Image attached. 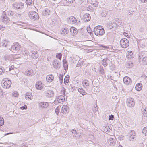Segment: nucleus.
Wrapping results in <instances>:
<instances>
[{"instance_id": "nucleus-1", "label": "nucleus", "mask_w": 147, "mask_h": 147, "mask_svg": "<svg viewBox=\"0 0 147 147\" xmlns=\"http://www.w3.org/2000/svg\"><path fill=\"white\" fill-rule=\"evenodd\" d=\"M94 34L98 36H101L105 34V30L102 26H97L94 29Z\"/></svg>"}, {"instance_id": "nucleus-2", "label": "nucleus", "mask_w": 147, "mask_h": 147, "mask_svg": "<svg viewBox=\"0 0 147 147\" xmlns=\"http://www.w3.org/2000/svg\"><path fill=\"white\" fill-rule=\"evenodd\" d=\"M138 59L140 63L144 65H147V56L144 54V53L142 52L138 55Z\"/></svg>"}, {"instance_id": "nucleus-3", "label": "nucleus", "mask_w": 147, "mask_h": 147, "mask_svg": "<svg viewBox=\"0 0 147 147\" xmlns=\"http://www.w3.org/2000/svg\"><path fill=\"white\" fill-rule=\"evenodd\" d=\"M120 44L122 48H125L129 46V41L127 39L123 38L120 40Z\"/></svg>"}, {"instance_id": "nucleus-4", "label": "nucleus", "mask_w": 147, "mask_h": 147, "mask_svg": "<svg viewBox=\"0 0 147 147\" xmlns=\"http://www.w3.org/2000/svg\"><path fill=\"white\" fill-rule=\"evenodd\" d=\"M29 16L30 18L33 20H37L38 19V14L34 11H31L29 12Z\"/></svg>"}, {"instance_id": "nucleus-5", "label": "nucleus", "mask_w": 147, "mask_h": 147, "mask_svg": "<svg viewBox=\"0 0 147 147\" xmlns=\"http://www.w3.org/2000/svg\"><path fill=\"white\" fill-rule=\"evenodd\" d=\"M3 82L2 84V86L5 88H9L11 86V82L9 80L7 79H5Z\"/></svg>"}, {"instance_id": "nucleus-6", "label": "nucleus", "mask_w": 147, "mask_h": 147, "mask_svg": "<svg viewBox=\"0 0 147 147\" xmlns=\"http://www.w3.org/2000/svg\"><path fill=\"white\" fill-rule=\"evenodd\" d=\"M107 26L108 29L111 30H115L117 27V25L115 24H113L111 22H109L107 24Z\"/></svg>"}, {"instance_id": "nucleus-7", "label": "nucleus", "mask_w": 147, "mask_h": 147, "mask_svg": "<svg viewBox=\"0 0 147 147\" xmlns=\"http://www.w3.org/2000/svg\"><path fill=\"white\" fill-rule=\"evenodd\" d=\"M45 95L47 98H51L53 97L54 95V91L50 89L47 90L45 92Z\"/></svg>"}, {"instance_id": "nucleus-8", "label": "nucleus", "mask_w": 147, "mask_h": 147, "mask_svg": "<svg viewBox=\"0 0 147 147\" xmlns=\"http://www.w3.org/2000/svg\"><path fill=\"white\" fill-rule=\"evenodd\" d=\"M1 20L4 23H7L10 21V20L6 16V13L4 11L1 17Z\"/></svg>"}, {"instance_id": "nucleus-9", "label": "nucleus", "mask_w": 147, "mask_h": 147, "mask_svg": "<svg viewBox=\"0 0 147 147\" xmlns=\"http://www.w3.org/2000/svg\"><path fill=\"white\" fill-rule=\"evenodd\" d=\"M126 103L128 106L129 107H132L135 105V102L133 98H127Z\"/></svg>"}, {"instance_id": "nucleus-10", "label": "nucleus", "mask_w": 147, "mask_h": 147, "mask_svg": "<svg viewBox=\"0 0 147 147\" xmlns=\"http://www.w3.org/2000/svg\"><path fill=\"white\" fill-rule=\"evenodd\" d=\"M15 9H22L24 7V3L22 2L15 3L13 4Z\"/></svg>"}, {"instance_id": "nucleus-11", "label": "nucleus", "mask_w": 147, "mask_h": 147, "mask_svg": "<svg viewBox=\"0 0 147 147\" xmlns=\"http://www.w3.org/2000/svg\"><path fill=\"white\" fill-rule=\"evenodd\" d=\"M20 48V46L18 42H16L13 44V45L11 46V48L9 49L11 51H13V50L18 51L19 50Z\"/></svg>"}, {"instance_id": "nucleus-12", "label": "nucleus", "mask_w": 147, "mask_h": 147, "mask_svg": "<svg viewBox=\"0 0 147 147\" xmlns=\"http://www.w3.org/2000/svg\"><path fill=\"white\" fill-rule=\"evenodd\" d=\"M69 23L72 24H75L76 25L78 24L77 19L74 17L71 16L68 20Z\"/></svg>"}, {"instance_id": "nucleus-13", "label": "nucleus", "mask_w": 147, "mask_h": 147, "mask_svg": "<svg viewBox=\"0 0 147 147\" xmlns=\"http://www.w3.org/2000/svg\"><path fill=\"white\" fill-rule=\"evenodd\" d=\"M123 81L124 83L127 85H130L132 82L131 79L127 76L124 77L123 79Z\"/></svg>"}, {"instance_id": "nucleus-14", "label": "nucleus", "mask_w": 147, "mask_h": 147, "mask_svg": "<svg viewBox=\"0 0 147 147\" xmlns=\"http://www.w3.org/2000/svg\"><path fill=\"white\" fill-rule=\"evenodd\" d=\"M53 65L54 68L56 69H59L61 66V65L59 63V61L56 59L53 61Z\"/></svg>"}, {"instance_id": "nucleus-15", "label": "nucleus", "mask_w": 147, "mask_h": 147, "mask_svg": "<svg viewBox=\"0 0 147 147\" xmlns=\"http://www.w3.org/2000/svg\"><path fill=\"white\" fill-rule=\"evenodd\" d=\"M82 19L84 22H87L90 20L91 16L90 14L86 13L83 15Z\"/></svg>"}, {"instance_id": "nucleus-16", "label": "nucleus", "mask_w": 147, "mask_h": 147, "mask_svg": "<svg viewBox=\"0 0 147 147\" xmlns=\"http://www.w3.org/2000/svg\"><path fill=\"white\" fill-rule=\"evenodd\" d=\"M38 104L39 107L42 109L46 108L49 106L48 103L46 102H39Z\"/></svg>"}, {"instance_id": "nucleus-17", "label": "nucleus", "mask_w": 147, "mask_h": 147, "mask_svg": "<svg viewBox=\"0 0 147 147\" xmlns=\"http://www.w3.org/2000/svg\"><path fill=\"white\" fill-rule=\"evenodd\" d=\"M30 56L34 59H36L38 57V54L36 51H31Z\"/></svg>"}, {"instance_id": "nucleus-18", "label": "nucleus", "mask_w": 147, "mask_h": 147, "mask_svg": "<svg viewBox=\"0 0 147 147\" xmlns=\"http://www.w3.org/2000/svg\"><path fill=\"white\" fill-rule=\"evenodd\" d=\"M127 136L130 138V140H131L135 138V132L134 130L130 131L128 133Z\"/></svg>"}, {"instance_id": "nucleus-19", "label": "nucleus", "mask_w": 147, "mask_h": 147, "mask_svg": "<svg viewBox=\"0 0 147 147\" xmlns=\"http://www.w3.org/2000/svg\"><path fill=\"white\" fill-rule=\"evenodd\" d=\"M42 13L43 16H47L50 15L51 13V11L49 9L47 8H45L43 10Z\"/></svg>"}, {"instance_id": "nucleus-20", "label": "nucleus", "mask_w": 147, "mask_h": 147, "mask_svg": "<svg viewBox=\"0 0 147 147\" xmlns=\"http://www.w3.org/2000/svg\"><path fill=\"white\" fill-rule=\"evenodd\" d=\"M54 79V77L52 74L47 75L46 77L47 81V82L49 83L53 81Z\"/></svg>"}, {"instance_id": "nucleus-21", "label": "nucleus", "mask_w": 147, "mask_h": 147, "mask_svg": "<svg viewBox=\"0 0 147 147\" xmlns=\"http://www.w3.org/2000/svg\"><path fill=\"white\" fill-rule=\"evenodd\" d=\"M35 86L37 89L41 90L43 88L42 82L41 81L38 82L36 83Z\"/></svg>"}, {"instance_id": "nucleus-22", "label": "nucleus", "mask_w": 147, "mask_h": 147, "mask_svg": "<svg viewBox=\"0 0 147 147\" xmlns=\"http://www.w3.org/2000/svg\"><path fill=\"white\" fill-rule=\"evenodd\" d=\"M68 107L67 105L63 106L61 108V112L63 113H66L68 112Z\"/></svg>"}, {"instance_id": "nucleus-23", "label": "nucleus", "mask_w": 147, "mask_h": 147, "mask_svg": "<svg viewBox=\"0 0 147 147\" xmlns=\"http://www.w3.org/2000/svg\"><path fill=\"white\" fill-rule=\"evenodd\" d=\"M26 74L28 76H32L34 74V73L33 72V70L30 69H28L26 71Z\"/></svg>"}, {"instance_id": "nucleus-24", "label": "nucleus", "mask_w": 147, "mask_h": 147, "mask_svg": "<svg viewBox=\"0 0 147 147\" xmlns=\"http://www.w3.org/2000/svg\"><path fill=\"white\" fill-rule=\"evenodd\" d=\"M70 30L73 35H76L78 33L77 29L74 27H71L70 29Z\"/></svg>"}, {"instance_id": "nucleus-25", "label": "nucleus", "mask_w": 147, "mask_h": 147, "mask_svg": "<svg viewBox=\"0 0 147 147\" xmlns=\"http://www.w3.org/2000/svg\"><path fill=\"white\" fill-rule=\"evenodd\" d=\"M82 84L84 87L85 88H87L89 85V81L85 79L82 82Z\"/></svg>"}, {"instance_id": "nucleus-26", "label": "nucleus", "mask_w": 147, "mask_h": 147, "mask_svg": "<svg viewBox=\"0 0 147 147\" xmlns=\"http://www.w3.org/2000/svg\"><path fill=\"white\" fill-rule=\"evenodd\" d=\"M57 100L58 102L61 103L63 102L65 100L64 97L62 95H60L58 96L57 98Z\"/></svg>"}, {"instance_id": "nucleus-27", "label": "nucleus", "mask_w": 147, "mask_h": 147, "mask_svg": "<svg viewBox=\"0 0 147 147\" xmlns=\"http://www.w3.org/2000/svg\"><path fill=\"white\" fill-rule=\"evenodd\" d=\"M69 30L68 28H66L63 29L61 32V34L63 36H65L67 35L69 32Z\"/></svg>"}, {"instance_id": "nucleus-28", "label": "nucleus", "mask_w": 147, "mask_h": 147, "mask_svg": "<svg viewBox=\"0 0 147 147\" xmlns=\"http://www.w3.org/2000/svg\"><path fill=\"white\" fill-rule=\"evenodd\" d=\"M25 96V99L27 100H30L32 99V96L30 93H27Z\"/></svg>"}, {"instance_id": "nucleus-29", "label": "nucleus", "mask_w": 147, "mask_h": 147, "mask_svg": "<svg viewBox=\"0 0 147 147\" xmlns=\"http://www.w3.org/2000/svg\"><path fill=\"white\" fill-rule=\"evenodd\" d=\"M109 61V59L107 58L103 59L102 62V64L104 67L106 66L107 65Z\"/></svg>"}, {"instance_id": "nucleus-30", "label": "nucleus", "mask_w": 147, "mask_h": 147, "mask_svg": "<svg viewBox=\"0 0 147 147\" xmlns=\"http://www.w3.org/2000/svg\"><path fill=\"white\" fill-rule=\"evenodd\" d=\"M63 67L64 68V69L65 70H66L67 69L68 65L67 64V62L66 59H63Z\"/></svg>"}, {"instance_id": "nucleus-31", "label": "nucleus", "mask_w": 147, "mask_h": 147, "mask_svg": "<svg viewBox=\"0 0 147 147\" xmlns=\"http://www.w3.org/2000/svg\"><path fill=\"white\" fill-rule=\"evenodd\" d=\"M142 88V85L140 83H138L136 84L135 86L136 89L138 91H140Z\"/></svg>"}, {"instance_id": "nucleus-32", "label": "nucleus", "mask_w": 147, "mask_h": 147, "mask_svg": "<svg viewBox=\"0 0 147 147\" xmlns=\"http://www.w3.org/2000/svg\"><path fill=\"white\" fill-rule=\"evenodd\" d=\"M78 91L82 95H84L87 94V93L85 90L82 88H79L78 90Z\"/></svg>"}, {"instance_id": "nucleus-33", "label": "nucleus", "mask_w": 147, "mask_h": 147, "mask_svg": "<svg viewBox=\"0 0 147 147\" xmlns=\"http://www.w3.org/2000/svg\"><path fill=\"white\" fill-rule=\"evenodd\" d=\"M114 139L113 138L110 137L108 139L107 142L111 145H113L114 143Z\"/></svg>"}, {"instance_id": "nucleus-34", "label": "nucleus", "mask_w": 147, "mask_h": 147, "mask_svg": "<svg viewBox=\"0 0 147 147\" xmlns=\"http://www.w3.org/2000/svg\"><path fill=\"white\" fill-rule=\"evenodd\" d=\"M126 65L128 68H131L133 66V64L131 61H129L127 63Z\"/></svg>"}, {"instance_id": "nucleus-35", "label": "nucleus", "mask_w": 147, "mask_h": 147, "mask_svg": "<svg viewBox=\"0 0 147 147\" xmlns=\"http://www.w3.org/2000/svg\"><path fill=\"white\" fill-rule=\"evenodd\" d=\"M9 43V42L8 41H7L5 40H3L2 42V46L5 47L8 45Z\"/></svg>"}, {"instance_id": "nucleus-36", "label": "nucleus", "mask_w": 147, "mask_h": 147, "mask_svg": "<svg viewBox=\"0 0 147 147\" xmlns=\"http://www.w3.org/2000/svg\"><path fill=\"white\" fill-rule=\"evenodd\" d=\"M69 75H67L65 78L64 80V83L65 84H66L67 83L69 80Z\"/></svg>"}, {"instance_id": "nucleus-37", "label": "nucleus", "mask_w": 147, "mask_h": 147, "mask_svg": "<svg viewBox=\"0 0 147 147\" xmlns=\"http://www.w3.org/2000/svg\"><path fill=\"white\" fill-rule=\"evenodd\" d=\"M99 71L100 74L103 75L104 74V70L102 66H100L99 68Z\"/></svg>"}, {"instance_id": "nucleus-38", "label": "nucleus", "mask_w": 147, "mask_h": 147, "mask_svg": "<svg viewBox=\"0 0 147 147\" xmlns=\"http://www.w3.org/2000/svg\"><path fill=\"white\" fill-rule=\"evenodd\" d=\"M72 132L74 134V136L76 138H78L79 136L78 134L76 132V131L75 130L73 129L72 130Z\"/></svg>"}, {"instance_id": "nucleus-39", "label": "nucleus", "mask_w": 147, "mask_h": 147, "mask_svg": "<svg viewBox=\"0 0 147 147\" xmlns=\"http://www.w3.org/2000/svg\"><path fill=\"white\" fill-rule=\"evenodd\" d=\"M4 124V120L3 118L0 117V126H2Z\"/></svg>"}, {"instance_id": "nucleus-40", "label": "nucleus", "mask_w": 147, "mask_h": 147, "mask_svg": "<svg viewBox=\"0 0 147 147\" xmlns=\"http://www.w3.org/2000/svg\"><path fill=\"white\" fill-rule=\"evenodd\" d=\"M142 133L145 135H147V127H145L143 129Z\"/></svg>"}, {"instance_id": "nucleus-41", "label": "nucleus", "mask_w": 147, "mask_h": 147, "mask_svg": "<svg viewBox=\"0 0 147 147\" xmlns=\"http://www.w3.org/2000/svg\"><path fill=\"white\" fill-rule=\"evenodd\" d=\"M62 57V54L61 53H58L57 54L56 57L60 60H61Z\"/></svg>"}, {"instance_id": "nucleus-42", "label": "nucleus", "mask_w": 147, "mask_h": 147, "mask_svg": "<svg viewBox=\"0 0 147 147\" xmlns=\"http://www.w3.org/2000/svg\"><path fill=\"white\" fill-rule=\"evenodd\" d=\"M143 115L144 117H147V107L145 108L144 111H143Z\"/></svg>"}, {"instance_id": "nucleus-43", "label": "nucleus", "mask_w": 147, "mask_h": 147, "mask_svg": "<svg viewBox=\"0 0 147 147\" xmlns=\"http://www.w3.org/2000/svg\"><path fill=\"white\" fill-rule=\"evenodd\" d=\"M60 107H60L59 106L57 108H56L55 110V113L57 115H58V113H59V112L61 108Z\"/></svg>"}, {"instance_id": "nucleus-44", "label": "nucleus", "mask_w": 147, "mask_h": 147, "mask_svg": "<svg viewBox=\"0 0 147 147\" xmlns=\"http://www.w3.org/2000/svg\"><path fill=\"white\" fill-rule=\"evenodd\" d=\"M59 78L60 81V82L61 83L63 82V75H61V74L59 75Z\"/></svg>"}, {"instance_id": "nucleus-45", "label": "nucleus", "mask_w": 147, "mask_h": 147, "mask_svg": "<svg viewBox=\"0 0 147 147\" xmlns=\"http://www.w3.org/2000/svg\"><path fill=\"white\" fill-rule=\"evenodd\" d=\"M107 11H103L101 13V15L102 17H105L107 15Z\"/></svg>"}, {"instance_id": "nucleus-46", "label": "nucleus", "mask_w": 147, "mask_h": 147, "mask_svg": "<svg viewBox=\"0 0 147 147\" xmlns=\"http://www.w3.org/2000/svg\"><path fill=\"white\" fill-rule=\"evenodd\" d=\"M12 95L15 97H17L18 96V92L17 91H15L13 93Z\"/></svg>"}, {"instance_id": "nucleus-47", "label": "nucleus", "mask_w": 147, "mask_h": 147, "mask_svg": "<svg viewBox=\"0 0 147 147\" xmlns=\"http://www.w3.org/2000/svg\"><path fill=\"white\" fill-rule=\"evenodd\" d=\"M4 58L5 61L9 60V55H5L4 56Z\"/></svg>"}, {"instance_id": "nucleus-48", "label": "nucleus", "mask_w": 147, "mask_h": 147, "mask_svg": "<svg viewBox=\"0 0 147 147\" xmlns=\"http://www.w3.org/2000/svg\"><path fill=\"white\" fill-rule=\"evenodd\" d=\"M32 0H26V4L30 5V4H32Z\"/></svg>"}, {"instance_id": "nucleus-49", "label": "nucleus", "mask_w": 147, "mask_h": 147, "mask_svg": "<svg viewBox=\"0 0 147 147\" xmlns=\"http://www.w3.org/2000/svg\"><path fill=\"white\" fill-rule=\"evenodd\" d=\"M8 13L9 16H12L14 15V12L12 11L9 10L8 11Z\"/></svg>"}, {"instance_id": "nucleus-50", "label": "nucleus", "mask_w": 147, "mask_h": 147, "mask_svg": "<svg viewBox=\"0 0 147 147\" xmlns=\"http://www.w3.org/2000/svg\"><path fill=\"white\" fill-rule=\"evenodd\" d=\"M4 69L0 67V75H1L4 73Z\"/></svg>"}, {"instance_id": "nucleus-51", "label": "nucleus", "mask_w": 147, "mask_h": 147, "mask_svg": "<svg viewBox=\"0 0 147 147\" xmlns=\"http://www.w3.org/2000/svg\"><path fill=\"white\" fill-rule=\"evenodd\" d=\"M114 118V116L111 114V115L109 116V120H113Z\"/></svg>"}, {"instance_id": "nucleus-52", "label": "nucleus", "mask_w": 147, "mask_h": 147, "mask_svg": "<svg viewBox=\"0 0 147 147\" xmlns=\"http://www.w3.org/2000/svg\"><path fill=\"white\" fill-rule=\"evenodd\" d=\"M15 68V67L13 65H12L9 68V71H10L12 70H13Z\"/></svg>"}, {"instance_id": "nucleus-53", "label": "nucleus", "mask_w": 147, "mask_h": 147, "mask_svg": "<svg viewBox=\"0 0 147 147\" xmlns=\"http://www.w3.org/2000/svg\"><path fill=\"white\" fill-rule=\"evenodd\" d=\"M27 108V107L26 105H25L24 106L21 107H20V109L22 110H24V109H26Z\"/></svg>"}, {"instance_id": "nucleus-54", "label": "nucleus", "mask_w": 147, "mask_h": 147, "mask_svg": "<svg viewBox=\"0 0 147 147\" xmlns=\"http://www.w3.org/2000/svg\"><path fill=\"white\" fill-rule=\"evenodd\" d=\"M92 110L94 111H97L98 110V109L97 107V106H96V107H94L92 108Z\"/></svg>"}, {"instance_id": "nucleus-55", "label": "nucleus", "mask_w": 147, "mask_h": 147, "mask_svg": "<svg viewBox=\"0 0 147 147\" xmlns=\"http://www.w3.org/2000/svg\"><path fill=\"white\" fill-rule=\"evenodd\" d=\"M69 3H73L75 1V0H66Z\"/></svg>"}, {"instance_id": "nucleus-56", "label": "nucleus", "mask_w": 147, "mask_h": 147, "mask_svg": "<svg viewBox=\"0 0 147 147\" xmlns=\"http://www.w3.org/2000/svg\"><path fill=\"white\" fill-rule=\"evenodd\" d=\"M133 11H129L128 13V15L129 16L130 15H132L133 13Z\"/></svg>"}, {"instance_id": "nucleus-57", "label": "nucleus", "mask_w": 147, "mask_h": 147, "mask_svg": "<svg viewBox=\"0 0 147 147\" xmlns=\"http://www.w3.org/2000/svg\"><path fill=\"white\" fill-rule=\"evenodd\" d=\"M108 78L109 79H110L112 80H114V77L113 76H110Z\"/></svg>"}, {"instance_id": "nucleus-58", "label": "nucleus", "mask_w": 147, "mask_h": 147, "mask_svg": "<svg viewBox=\"0 0 147 147\" xmlns=\"http://www.w3.org/2000/svg\"><path fill=\"white\" fill-rule=\"evenodd\" d=\"M82 63L81 62H78V63L77 64V66L79 67V66L81 65V63Z\"/></svg>"}, {"instance_id": "nucleus-59", "label": "nucleus", "mask_w": 147, "mask_h": 147, "mask_svg": "<svg viewBox=\"0 0 147 147\" xmlns=\"http://www.w3.org/2000/svg\"><path fill=\"white\" fill-rule=\"evenodd\" d=\"M12 134V133H7V134H5V135H7L9 134Z\"/></svg>"}, {"instance_id": "nucleus-60", "label": "nucleus", "mask_w": 147, "mask_h": 147, "mask_svg": "<svg viewBox=\"0 0 147 147\" xmlns=\"http://www.w3.org/2000/svg\"><path fill=\"white\" fill-rule=\"evenodd\" d=\"M103 47L105 49H107V47L106 46H104Z\"/></svg>"}, {"instance_id": "nucleus-61", "label": "nucleus", "mask_w": 147, "mask_h": 147, "mask_svg": "<svg viewBox=\"0 0 147 147\" xmlns=\"http://www.w3.org/2000/svg\"><path fill=\"white\" fill-rule=\"evenodd\" d=\"M1 26H0V30H1V28H3V27H2L1 28Z\"/></svg>"}, {"instance_id": "nucleus-62", "label": "nucleus", "mask_w": 147, "mask_h": 147, "mask_svg": "<svg viewBox=\"0 0 147 147\" xmlns=\"http://www.w3.org/2000/svg\"><path fill=\"white\" fill-rule=\"evenodd\" d=\"M118 147H123L121 146H119Z\"/></svg>"}, {"instance_id": "nucleus-63", "label": "nucleus", "mask_w": 147, "mask_h": 147, "mask_svg": "<svg viewBox=\"0 0 147 147\" xmlns=\"http://www.w3.org/2000/svg\"><path fill=\"white\" fill-rule=\"evenodd\" d=\"M93 5H94L95 4L94 3H93Z\"/></svg>"}, {"instance_id": "nucleus-64", "label": "nucleus", "mask_w": 147, "mask_h": 147, "mask_svg": "<svg viewBox=\"0 0 147 147\" xmlns=\"http://www.w3.org/2000/svg\"><path fill=\"white\" fill-rule=\"evenodd\" d=\"M11 0L12 1H15V0Z\"/></svg>"}]
</instances>
